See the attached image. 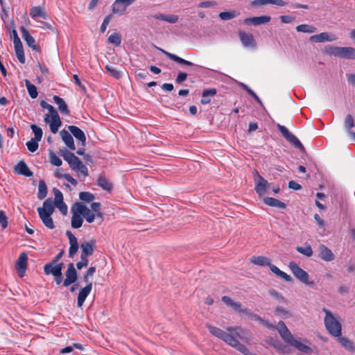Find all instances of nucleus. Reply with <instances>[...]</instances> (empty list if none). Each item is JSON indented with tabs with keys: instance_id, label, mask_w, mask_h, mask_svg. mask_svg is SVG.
<instances>
[{
	"instance_id": "1",
	"label": "nucleus",
	"mask_w": 355,
	"mask_h": 355,
	"mask_svg": "<svg viewBox=\"0 0 355 355\" xmlns=\"http://www.w3.org/2000/svg\"><path fill=\"white\" fill-rule=\"evenodd\" d=\"M209 331L214 336L222 340L226 344L236 349L245 355H256L249 351L238 339L248 342L251 340L250 333L239 327H229L225 331L211 324L207 325Z\"/></svg>"
},
{
	"instance_id": "2",
	"label": "nucleus",
	"mask_w": 355,
	"mask_h": 355,
	"mask_svg": "<svg viewBox=\"0 0 355 355\" xmlns=\"http://www.w3.org/2000/svg\"><path fill=\"white\" fill-rule=\"evenodd\" d=\"M279 336L288 345L296 348L300 352L304 353H311L312 349L307 345L302 343L300 338H295L293 335L291 333L290 330L287 328L283 321H279L276 326Z\"/></svg>"
},
{
	"instance_id": "3",
	"label": "nucleus",
	"mask_w": 355,
	"mask_h": 355,
	"mask_svg": "<svg viewBox=\"0 0 355 355\" xmlns=\"http://www.w3.org/2000/svg\"><path fill=\"white\" fill-rule=\"evenodd\" d=\"M322 311L325 313L324 323L327 331L332 336H340L342 334V326L338 318L325 308L322 309Z\"/></svg>"
},
{
	"instance_id": "4",
	"label": "nucleus",
	"mask_w": 355,
	"mask_h": 355,
	"mask_svg": "<svg viewBox=\"0 0 355 355\" xmlns=\"http://www.w3.org/2000/svg\"><path fill=\"white\" fill-rule=\"evenodd\" d=\"M37 209L44 225L49 229H53L55 226L51 218L54 211L53 201L49 198L46 199L43 202L42 207H38Z\"/></svg>"
},
{
	"instance_id": "5",
	"label": "nucleus",
	"mask_w": 355,
	"mask_h": 355,
	"mask_svg": "<svg viewBox=\"0 0 355 355\" xmlns=\"http://www.w3.org/2000/svg\"><path fill=\"white\" fill-rule=\"evenodd\" d=\"M327 53L331 55L347 60L355 59V49L351 46L340 47L331 46L327 49Z\"/></svg>"
},
{
	"instance_id": "6",
	"label": "nucleus",
	"mask_w": 355,
	"mask_h": 355,
	"mask_svg": "<svg viewBox=\"0 0 355 355\" xmlns=\"http://www.w3.org/2000/svg\"><path fill=\"white\" fill-rule=\"evenodd\" d=\"M44 121L49 125L51 131L55 134L62 125L60 116L53 106L44 115Z\"/></svg>"
},
{
	"instance_id": "7",
	"label": "nucleus",
	"mask_w": 355,
	"mask_h": 355,
	"mask_svg": "<svg viewBox=\"0 0 355 355\" xmlns=\"http://www.w3.org/2000/svg\"><path fill=\"white\" fill-rule=\"evenodd\" d=\"M288 268L291 270L293 275L299 281L308 286H313L314 282L309 279V275L301 268L295 262L291 261L288 263Z\"/></svg>"
},
{
	"instance_id": "8",
	"label": "nucleus",
	"mask_w": 355,
	"mask_h": 355,
	"mask_svg": "<svg viewBox=\"0 0 355 355\" xmlns=\"http://www.w3.org/2000/svg\"><path fill=\"white\" fill-rule=\"evenodd\" d=\"M137 0H115L112 5V12L114 14L123 15L126 12L128 7Z\"/></svg>"
},
{
	"instance_id": "9",
	"label": "nucleus",
	"mask_w": 355,
	"mask_h": 355,
	"mask_svg": "<svg viewBox=\"0 0 355 355\" xmlns=\"http://www.w3.org/2000/svg\"><path fill=\"white\" fill-rule=\"evenodd\" d=\"M254 179L256 183L255 191L259 196H263L270 187L269 183L257 171L254 172Z\"/></svg>"
},
{
	"instance_id": "10",
	"label": "nucleus",
	"mask_w": 355,
	"mask_h": 355,
	"mask_svg": "<svg viewBox=\"0 0 355 355\" xmlns=\"http://www.w3.org/2000/svg\"><path fill=\"white\" fill-rule=\"evenodd\" d=\"M277 128L281 132L284 137L290 143H291L294 146L298 148L301 150H304V148L302 143L299 141V139L291 133L288 130L284 125L280 124H277Z\"/></svg>"
},
{
	"instance_id": "11",
	"label": "nucleus",
	"mask_w": 355,
	"mask_h": 355,
	"mask_svg": "<svg viewBox=\"0 0 355 355\" xmlns=\"http://www.w3.org/2000/svg\"><path fill=\"white\" fill-rule=\"evenodd\" d=\"M76 205L77 206V211L82 214L86 221L89 223H93L96 218V214L83 203L78 202Z\"/></svg>"
},
{
	"instance_id": "12",
	"label": "nucleus",
	"mask_w": 355,
	"mask_h": 355,
	"mask_svg": "<svg viewBox=\"0 0 355 355\" xmlns=\"http://www.w3.org/2000/svg\"><path fill=\"white\" fill-rule=\"evenodd\" d=\"M222 301L227 306L231 307L232 309L243 314H250V311L247 308H242L241 304L239 302L234 301L228 296H223Z\"/></svg>"
},
{
	"instance_id": "13",
	"label": "nucleus",
	"mask_w": 355,
	"mask_h": 355,
	"mask_svg": "<svg viewBox=\"0 0 355 355\" xmlns=\"http://www.w3.org/2000/svg\"><path fill=\"white\" fill-rule=\"evenodd\" d=\"M28 256L25 252L21 253L16 263L18 275L23 277L27 268Z\"/></svg>"
},
{
	"instance_id": "14",
	"label": "nucleus",
	"mask_w": 355,
	"mask_h": 355,
	"mask_svg": "<svg viewBox=\"0 0 355 355\" xmlns=\"http://www.w3.org/2000/svg\"><path fill=\"white\" fill-rule=\"evenodd\" d=\"M239 36L242 44L245 47L256 49L257 48V42L253 37V35L250 33H247L243 31L239 32Z\"/></svg>"
},
{
	"instance_id": "15",
	"label": "nucleus",
	"mask_w": 355,
	"mask_h": 355,
	"mask_svg": "<svg viewBox=\"0 0 355 355\" xmlns=\"http://www.w3.org/2000/svg\"><path fill=\"white\" fill-rule=\"evenodd\" d=\"M77 279V272L73 264L69 263L66 272V278L63 282V285L66 287L74 283Z\"/></svg>"
},
{
	"instance_id": "16",
	"label": "nucleus",
	"mask_w": 355,
	"mask_h": 355,
	"mask_svg": "<svg viewBox=\"0 0 355 355\" xmlns=\"http://www.w3.org/2000/svg\"><path fill=\"white\" fill-rule=\"evenodd\" d=\"M344 126L348 135L352 137V140L355 141V126L354 121L351 114H347L344 121Z\"/></svg>"
},
{
	"instance_id": "17",
	"label": "nucleus",
	"mask_w": 355,
	"mask_h": 355,
	"mask_svg": "<svg viewBox=\"0 0 355 355\" xmlns=\"http://www.w3.org/2000/svg\"><path fill=\"white\" fill-rule=\"evenodd\" d=\"M72 217H71V227L74 229L80 227L83 223L82 214L77 211V206L75 204L71 208Z\"/></svg>"
},
{
	"instance_id": "18",
	"label": "nucleus",
	"mask_w": 355,
	"mask_h": 355,
	"mask_svg": "<svg viewBox=\"0 0 355 355\" xmlns=\"http://www.w3.org/2000/svg\"><path fill=\"white\" fill-rule=\"evenodd\" d=\"M92 288V282H89V284L85 287L80 291L77 299V305L78 307H81L83 305L85 299L91 293Z\"/></svg>"
},
{
	"instance_id": "19",
	"label": "nucleus",
	"mask_w": 355,
	"mask_h": 355,
	"mask_svg": "<svg viewBox=\"0 0 355 355\" xmlns=\"http://www.w3.org/2000/svg\"><path fill=\"white\" fill-rule=\"evenodd\" d=\"M66 234L69 239L70 244L69 250V256L70 257H73V255L77 252L78 249V243L77 241V239L70 231H67Z\"/></svg>"
},
{
	"instance_id": "20",
	"label": "nucleus",
	"mask_w": 355,
	"mask_h": 355,
	"mask_svg": "<svg viewBox=\"0 0 355 355\" xmlns=\"http://www.w3.org/2000/svg\"><path fill=\"white\" fill-rule=\"evenodd\" d=\"M271 17L270 16L263 15L259 17L246 18L243 22L245 24H252L254 26H259L268 23Z\"/></svg>"
},
{
	"instance_id": "21",
	"label": "nucleus",
	"mask_w": 355,
	"mask_h": 355,
	"mask_svg": "<svg viewBox=\"0 0 355 355\" xmlns=\"http://www.w3.org/2000/svg\"><path fill=\"white\" fill-rule=\"evenodd\" d=\"M62 263L55 264V263H47L44 267V272L46 275H53V276L60 273L62 270Z\"/></svg>"
},
{
	"instance_id": "22",
	"label": "nucleus",
	"mask_w": 355,
	"mask_h": 355,
	"mask_svg": "<svg viewBox=\"0 0 355 355\" xmlns=\"http://www.w3.org/2000/svg\"><path fill=\"white\" fill-rule=\"evenodd\" d=\"M60 135L63 142L70 150H74L76 149L73 139L68 131L62 130L60 132Z\"/></svg>"
},
{
	"instance_id": "23",
	"label": "nucleus",
	"mask_w": 355,
	"mask_h": 355,
	"mask_svg": "<svg viewBox=\"0 0 355 355\" xmlns=\"http://www.w3.org/2000/svg\"><path fill=\"white\" fill-rule=\"evenodd\" d=\"M68 130L70 132L78 139L83 146L86 144V137L83 131H82L78 127L75 125H69Z\"/></svg>"
},
{
	"instance_id": "24",
	"label": "nucleus",
	"mask_w": 355,
	"mask_h": 355,
	"mask_svg": "<svg viewBox=\"0 0 355 355\" xmlns=\"http://www.w3.org/2000/svg\"><path fill=\"white\" fill-rule=\"evenodd\" d=\"M319 257L325 261H331L334 259V255L331 250L324 245L319 246Z\"/></svg>"
},
{
	"instance_id": "25",
	"label": "nucleus",
	"mask_w": 355,
	"mask_h": 355,
	"mask_svg": "<svg viewBox=\"0 0 355 355\" xmlns=\"http://www.w3.org/2000/svg\"><path fill=\"white\" fill-rule=\"evenodd\" d=\"M21 37L26 42V44L34 50H37L38 48L35 44V39L29 34L28 30L24 26L20 28Z\"/></svg>"
},
{
	"instance_id": "26",
	"label": "nucleus",
	"mask_w": 355,
	"mask_h": 355,
	"mask_svg": "<svg viewBox=\"0 0 355 355\" xmlns=\"http://www.w3.org/2000/svg\"><path fill=\"white\" fill-rule=\"evenodd\" d=\"M336 37L329 35L328 33H321L318 35H312L310 40L314 42H332L336 40Z\"/></svg>"
},
{
	"instance_id": "27",
	"label": "nucleus",
	"mask_w": 355,
	"mask_h": 355,
	"mask_svg": "<svg viewBox=\"0 0 355 355\" xmlns=\"http://www.w3.org/2000/svg\"><path fill=\"white\" fill-rule=\"evenodd\" d=\"M16 173L24 175L26 177H31L33 173L30 171L28 166L24 161H20L15 168Z\"/></svg>"
},
{
	"instance_id": "28",
	"label": "nucleus",
	"mask_w": 355,
	"mask_h": 355,
	"mask_svg": "<svg viewBox=\"0 0 355 355\" xmlns=\"http://www.w3.org/2000/svg\"><path fill=\"white\" fill-rule=\"evenodd\" d=\"M94 241L84 242L81 244V256L87 258V256L92 255L94 252Z\"/></svg>"
},
{
	"instance_id": "29",
	"label": "nucleus",
	"mask_w": 355,
	"mask_h": 355,
	"mask_svg": "<svg viewBox=\"0 0 355 355\" xmlns=\"http://www.w3.org/2000/svg\"><path fill=\"white\" fill-rule=\"evenodd\" d=\"M269 268L270 269V270L275 274L278 277L282 279L283 280H284L285 282H291L293 281V279L292 277L286 274V272L282 271L278 267H277L276 266L270 263V265L269 266Z\"/></svg>"
},
{
	"instance_id": "30",
	"label": "nucleus",
	"mask_w": 355,
	"mask_h": 355,
	"mask_svg": "<svg viewBox=\"0 0 355 355\" xmlns=\"http://www.w3.org/2000/svg\"><path fill=\"white\" fill-rule=\"evenodd\" d=\"M250 262L254 265L264 266L270 265V259L268 257L263 256H252L250 259Z\"/></svg>"
},
{
	"instance_id": "31",
	"label": "nucleus",
	"mask_w": 355,
	"mask_h": 355,
	"mask_svg": "<svg viewBox=\"0 0 355 355\" xmlns=\"http://www.w3.org/2000/svg\"><path fill=\"white\" fill-rule=\"evenodd\" d=\"M54 103L58 105L59 111L63 114H69V108L64 101L63 98L59 97L58 96H54L53 98Z\"/></svg>"
},
{
	"instance_id": "32",
	"label": "nucleus",
	"mask_w": 355,
	"mask_h": 355,
	"mask_svg": "<svg viewBox=\"0 0 355 355\" xmlns=\"http://www.w3.org/2000/svg\"><path fill=\"white\" fill-rule=\"evenodd\" d=\"M263 202L266 205L270 206V207H277L279 209H285L286 208V204L276 198L267 197L263 199Z\"/></svg>"
},
{
	"instance_id": "33",
	"label": "nucleus",
	"mask_w": 355,
	"mask_h": 355,
	"mask_svg": "<svg viewBox=\"0 0 355 355\" xmlns=\"http://www.w3.org/2000/svg\"><path fill=\"white\" fill-rule=\"evenodd\" d=\"M337 341L347 350L349 352L355 351V347L352 340L346 337L338 336Z\"/></svg>"
},
{
	"instance_id": "34",
	"label": "nucleus",
	"mask_w": 355,
	"mask_h": 355,
	"mask_svg": "<svg viewBox=\"0 0 355 355\" xmlns=\"http://www.w3.org/2000/svg\"><path fill=\"white\" fill-rule=\"evenodd\" d=\"M216 94V89H205L202 92L201 103L202 104H208L211 102V99Z\"/></svg>"
},
{
	"instance_id": "35",
	"label": "nucleus",
	"mask_w": 355,
	"mask_h": 355,
	"mask_svg": "<svg viewBox=\"0 0 355 355\" xmlns=\"http://www.w3.org/2000/svg\"><path fill=\"white\" fill-rule=\"evenodd\" d=\"M30 15L33 18L40 17L43 19H46V15L44 12V10L43 7H42V6L33 7L30 10Z\"/></svg>"
},
{
	"instance_id": "36",
	"label": "nucleus",
	"mask_w": 355,
	"mask_h": 355,
	"mask_svg": "<svg viewBox=\"0 0 355 355\" xmlns=\"http://www.w3.org/2000/svg\"><path fill=\"white\" fill-rule=\"evenodd\" d=\"M47 195V187L44 180L39 181L37 198L40 200L44 199Z\"/></svg>"
},
{
	"instance_id": "37",
	"label": "nucleus",
	"mask_w": 355,
	"mask_h": 355,
	"mask_svg": "<svg viewBox=\"0 0 355 355\" xmlns=\"http://www.w3.org/2000/svg\"><path fill=\"white\" fill-rule=\"evenodd\" d=\"M98 185L107 191H111L112 188V184L103 175L99 176L98 178Z\"/></svg>"
},
{
	"instance_id": "38",
	"label": "nucleus",
	"mask_w": 355,
	"mask_h": 355,
	"mask_svg": "<svg viewBox=\"0 0 355 355\" xmlns=\"http://www.w3.org/2000/svg\"><path fill=\"white\" fill-rule=\"evenodd\" d=\"M296 30L298 32L313 33L316 32V28L313 25L309 24H301L296 27Z\"/></svg>"
},
{
	"instance_id": "39",
	"label": "nucleus",
	"mask_w": 355,
	"mask_h": 355,
	"mask_svg": "<svg viewBox=\"0 0 355 355\" xmlns=\"http://www.w3.org/2000/svg\"><path fill=\"white\" fill-rule=\"evenodd\" d=\"M25 84L29 96L32 98H36L38 95L36 87L34 85L31 84L28 80H25Z\"/></svg>"
},
{
	"instance_id": "40",
	"label": "nucleus",
	"mask_w": 355,
	"mask_h": 355,
	"mask_svg": "<svg viewBox=\"0 0 355 355\" xmlns=\"http://www.w3.org/2000/svg\"><path fill=\"white\" fill-rule=\"evenodd\" d=\"M108 42L116 46H119L121 43V34L119 33H114L111 34L108 37Z\"/></svg>"
},
{
	"instance_id": "41",
	"label": "nucleus",
	"mask_w": 355,
	"mask_h": 355,
	"mask_svg": "<svg viewBox=\"0 0 355 355\" xmlns=\"http://www.w3.org/2000/svg\"><path fill=\"white\" fill-rule=\"evenodd\" d=\"M296 250L299 253L304 255L306 257H310L313 254V250H312V248H311V247L310 245H306L305 247L298 246V247L296 248Z\"/></svg>"
},
{
	"instance_id": "42",
	"label": "nucleus",
	"mask_w": 355,
	"mask_h": 355,
	"mask_svg": "<svg viewBox=\"0 0 355 355\" xmlns=\"http://www.w3.org/2000/svg\"><path fill=\"white\" fill-rule=\"evenodd\" d=\"M159 50L163 53H164L166 55H167L170 59H171L172 60L180 64H184L186 62V60L175 55V54H173V53H171L169 52H167L163 49H159Z\"/></svg>"
},
{
	"instance_id": "43",
	"label": "nucleus",
	"mask_w": 355,
	"mask_h": 355,
	"mask_svg": "<svg viewBox=\"0 0 355 355\" xmlns=\"http://www.w3.org/2000/svg\"><path fill=\"white\" fill-rule=\"evenodd\" d=\"M49 159L51 164L53 166H60L62 164L61 159L51 150L49 152Z\"/></svg>"
},
{
	"instance_id": "44",
	"label": "nucleus",
	"mask_w": 355,
	"mask_h": 355,
	"mask_svg": "<svg viewBox=\"0 0 355 355\" xmlns=\"http://www.w3.org/2000/svg\"><path fill=\"white\" fill-rule=\"evenodd\" d=\"M274 311L277 315L282 316L284 318H287L292 315L289 311H288L281 306H277L275 309Z\"/></svg>"
},
{
	"instance_id": "45",
	"label": "nucleus",
	"mask_w": 355,
	"mask_h": 355,
	"mask_svg": "<svg viewBox=\"0 0 355 355\" xmlns=\"http://www.w3.org/2000/svg\"><path fill=\"white\" fill-rule=\"evenodd\" d=\"M53 191L55 196L54 202H53V206L64 202L62 192L56 188H54Z\"/></svg>"
},
{
	"instance_id": "46",
	"label": "nucleus",
	"mask_w": 355,
	"mask_h": 355,
	"mask_svg": "<svg viewBox=\"0 0 355 355\" xmlns=\"http://www.w3.org/2000/svg\"><path fill=\"white\" fill-rule=\"evenodd\" d=\"M105 69L113 77L119 79L121 77L122 73L111 65H106Z\"/></svg>"
},
{
	"instance_id": "47",
	"label": "nucleus",
	"mask_w": 355,
	"mask_h": 355,
	"mask_svg": "<svg viewBox=\"0 0 355 355\" xmlns=\"http://www.w3.org/2000/svg\"><path fill=\"white\" fill-rule=\"evenodd\" d=\"M78 176H83L84 178L88 175V169L87 167L81 163L79 166L76 168V170H73Z\"/></svg>"
},
{
	"instance_id": "48",
	"label": "nucleus",
	"mask_w": 355,
	"mask_h": 355,
	"mask_svg": "<svg viewBox=\"0 0 355 355\" xmlns=\"http://www.w3.org/2000/svg\"><path fill=\"white\" fill-rule=\"evenodd\" d=\"M31 128L33 130L34 135H35V137L33 139L40 141L42 139V135H43L42 130L34 124L31 125Z\"/></svg>"
},
{
	"instance_id": "49",
	"label": "nucleus",
	"mask_w": 355,
	"mask_h": 355,
	"mask_svg": "<svg viewBox=\"0 0 355 355\" xmlns=\"http://www.w3.org/2000/svg\"><path fill=\"white\" fill-rule=\"evenodd\" d=\"M67 162L72 170H76V168L82 163L80 159L75 155Z\"/></svg>"
},
{
	"instance_id": "50",
	"label": "nucleus",
	"mask_w": 355,
	"mask_h": 355,
	"mask_svg": "<svg viewBox=\"0 0 355 355\" xmlns=\"http://www.w3.org/2000/svg\"><path fill=\"white\" fill-rule=\"evenodd\" d=\"M67 162L72 170H76V168L82 163L80 159L75 155Z\"/></svg>"
},
{
	"instance_id": "51",
	"label": "nucleus",
	"mask_w": 355,
	"mask_h": 355,
	"mask_svg": "<svg viewBox=\"0 0 355 355\" xmlns=\"http://www.w3.org/2000/svg\"><path fill=\"white\" fill-rule=\"evenodd\" d=\"M269 294L270 295L271 297L275 298L279 303H284L285 302V298L278 291H275L274 289H271V290L269 291Z\"/></svg>"
},
{
	"instance_id": "52",
	"label": "nucleus",
	"mask_w": 355,
	"mask_h": 355,
	"mask_svg": "<svg viewBox=\"0 0 355 355\" xmlns=\"http://www.w3.org/2000/svg\"><path fill=\"white\" fill-rule=\"evenodd\" d=\"M238 14L235 11L222 12L219 14V17L223 20H229L234 18Z\"/></svg>"
},
{
	"instance_id": "53",
	"label": "nucleus",
	"mask_w": 355,
	"mask_h": 355,
	"mask_svg": "<svg viewBox=\"0 0 355 355\" xmlns=\"http://www.w3.org/2000/svg\"><path fill=\"white\" fill-rule=\"evenodd\" d=\"M38 141L33 139H31L30 141L26 142V146L29 151L34 153L38 149Z\"/></svg>"
},
{
	"instance_id": "54",
	"label": "nucleus",
	"mask_w": 355,
	"mask_h": 355,
	"mask_svg": "<svg viewBox=\"0 0 355 355\" xmlns=\"http://www.w3.org/2000/svg\"><path fill=\"white\" fill-rule=\"evenodd\" d=\"M79 198L83 201L91 202L94 199V196L89 192L83 191L79 193Z\"/></svg>"
},
{
	"instance_id": "55",
	"label": "nucleus",
	"mask_w": 355,
	"mask_h": 355,
	"mask_svg": "<svg viewBox=\"0 0 355 355\" xmlns=\"http://www.w3.org/2000/svg\"><path fill=\"white\" fill-rule=\"evenodd\" d=\"M100 206H101V204L99 202H93L91 205L90 209L92 210L96 214V218H100L102 219L103 214L100 211Z\"/></svg>"
},
{
	"instance_id": "56",
	"label": "nucleus",
	"mask_w": 355,
	"mask_h": 355,
	"mask_svg": "<svg viewBox=\"0 0 355 355\" xmlns=\"http://www.w3.org/2000/svg\"><path fill=\"white\" fill-rule=\"evenodd\" d=\"M95 272L96 268L92 266L87 270L86 274L84 275V280L87 284H89V282H92L90 281V279L92 277Z\"/></svg>"
},
{
	"instance_id": "57",
	"label": "nucleus",
	"mask_w": 355,
	"mask_h": 355,
	"mask_svg": "<svg viewBox=\"0 0 355 355\" xmlns=\"http://www.w3.org/2000/svg\"><path fill=\"white\" fill-rule=\"evenodd\" d=\"M0 225L3 228H6L8 226V219L3 211H0Z\"/></svg>"
},
{
	"instance_id": "58",
	"label": "nucleus",
	"mask_w": 355,
	"mask_h": 355,
	"mask_svg": "<svg viewBox=\"0 0 355 355\" xmlns=\"http://www.w3.org/2000/svg\"><path fill=\"white\" fill-rule=\"evenodd\" d=\"M60 154L64 158V159L67 162H68L73 155L74 154L68 151L67 150H60Z\"/></svg>"
},
{
	"instance_id": "59",
	"label": "nucleus",
	"mask_w": 355,
	"mask_h": 355,
	"mask_svg": "<svg viewBox=\"0 0 355 355\" xmlns=\"http://www.w3.org/2000/svg\"><path fill=\"white\" fill-rule=\"evenodd\" d=\"M60 154L64 158V159L67 162H68L73 155L74 154L68 151L67 150H60Z\"/></svg>"
},
{
	"instance_id": "60",
	"label": "nucleus",
	"mask_w": 355,
	"mask_h": 355,
	"mask_svg": "<svg viewBox=\"0 0 355 355\" xmlns=\"http://www.w3.org/2000/svg\"><path fill=\"white\" fill-rule=\"evenodd\" d=\"M87 264H88L87 259L81 256L80 261L77 263L76 266H77L78 269L80 270L83 267L87 266Z\"/></svg>"
},
{
	"instance_id": "61",
	"label": "nucleus",
	"mask_w": 355,
	"mask_h": 355,
	"mask_svg": "<svg viewBox=\"0 0 355 355\" xmlns=\"http://www.w3.org/2000/svg\"><path fill=\"white\" fill-rule=\"evenodd\" d=\"M178 20V16L175 15H166L165 21L171 24L176 23Z\"/></svg>"
},
{
	"instance_id": "62",
	"label": "nucleus",
	"mask_w": 355,
	"mask_h": 355,
	"mask_svg": "<svg viewBox=\"0 0 355 355\" xmlns=\"http://www.w3.org/2000/svg\"><path fill=\"white\" fill-rule=\"evenodd\" d=\"M280 19L282 23L289 24L295 20V17L291 15H282L280 16Z\"/></svg>"
},
{
	"instance_id": "63",
	"label": "nucleus",
	"mask_w": 355,
	"mask_h": 355,
	"mask_svg": "<svg viewBox=\"0 0 355 355\" xmlns=\"http://www.w3.org/2000/svg\"><path fill=\"white\" fill-rule=\"evenodd\" d=\"M63 178L67 180L69 182H70L72 185L76 186L78 184V182L76 180H75L71 175L67 173H64L63 175Z\"/></svg>"
},
{
	"instance_id": "64",
	"label": "nucleus",
	"mask_w": 355,
	"mask_h": 355,
	"mask_svg": "<svg viewBox=\"0 0 355 355\" xmlns=\"http://www.w3.org/2000/svg\"><path fill=\"white\" fill-rule=\"evenodd\" d=\"M58 209H59V210L60 211V212L63 214V215H67V205L64 203V202H62V203H60V204H58V205H55Z\"/></svg>"
}]
</instances>
